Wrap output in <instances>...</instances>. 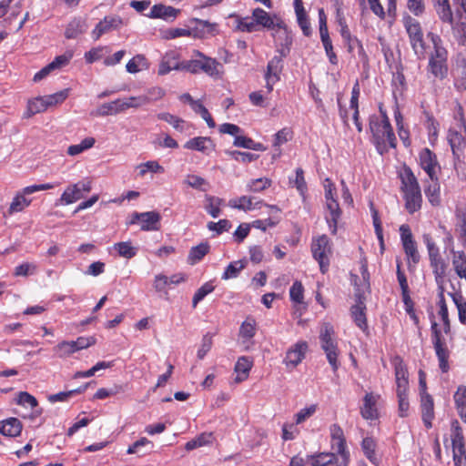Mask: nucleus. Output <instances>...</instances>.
<instances>
[{
  "label": "nucleus",
  "instance_id": "nucleus-1",
  "mask_svg": "<svg viewBox=\"0 0 466 466\" xmlns=\"http://www.w3.org/2000/svg\"><path fill=\"white\" fill-rule=\"evenodd\" d=\"M402 190L404 193L405 208L410 214L420 208L421 193L418 180L410 168H406L401 176Z\"/></svg>",
  "mask_w": 466,
  "mask_h": 466
},
{
  "label": "nucleus",
  "instance_id": "nucleus-2",
  "mask_svg": "<svg viewBox=\"0 0 466 466\" xmlns=\"http://www.w3.org/2000/svg\"><path fill=\"white\" fill-rule=\"evenodd\" d=\"M382 118L379 119L377 116L370 117V129L372 134L373 142L378 149L385 147L388 142L391 147L396 146V137L394 136L392 127L385 112L380 109Z\"/></svg>",
  "mask_w": 466,
  "mask_h": 466
},
{
  "label": "nucleus",
  "instance_id": "nucleus-3",
  "mask_svg": "<svg viewBox=\"0 0 466 466\" xmlns=\"http://www.w3.org/2000/svg\"><path fill=\"white\" fill-rule=\"evenodd\" d=\"M334 334V329L329 323H324L321 326L319 332L321 349L324 350L332 370L336 371L339 369V362L338 361V344L335 340Z\"/></svg>",
  "mask_w": 466,
  "mask_h": 466
},
{
  "label": "nucleus",
  "instance_id": "nucleus-4",
  "mask_svg": "<svg viewBox=\"0 0 466 466\" xmlns=\"http://www.w3.org/2000/svg\"><path fill=\"white\" fill-rule=\"evenodd\" d=\"M182 67L184 71L192 74H198L202 71L216 79L221 78L223 75L222 64L211 57H205V60L191 59L184 61Z\"/></svg>",
  "mask_w": 466,
  "mask_h": 466
},
{
  "label": "nucleus",
  "instance_id": "nucleus-5",
  "mask_svg": "<svg viewBox=\"0 0 466 466\" xmlns=\"http://www.w3.org/2000/svg\"><path fill=\"white\" fill-rule=\"evenodd\" d=\"M313 258L319 262V269L324 274L329 266V256L331 255V243L327 235H321L313 239L311 244Z\"/></svg>",
  "mask_w": 466,
  "mask_h": 466
},
{
  "label": "nucleus",
  "instance_id": "nucleus-6",
  "mask_svg": "<svg viewBox=\"0 0 466 466\" xmlns=\"http://www.w3.org/2000/svg\"><path fill=\"white\" fill-rule=\"evenodd\" d=\"M404 26L413 51L418 56H422L425 53V42L420 23L408 15L404 18Z\"/></svg>",
  "mask_w": 466,
  "mask_h": 466
},
{
  "label": "nucleus",
  "instance_id": "nucleus-7",
  "mask_svg": "<svg viewBox=\"0 0 466 466\" xmlns=\"http://www.w3.org/2000/svg\"><path fill=\"white\" fill-rule=\"evenodd\" d=\"M330 446L335 453L340 458L339 466H348L350 462V452L346 448V439L341 427L339 424H332L329 427Z\"/></svg>",
  "mask_w": 466,
  "mask_h": 466
},
{
  "label": "nucleus",
  "instance_id": "nucleus-8",
  "mask_svg": "<svg viewBox=\"0 0 466 466\" xmlns=\"http://www.w3.org/2000/svg\"><path fill=\"white\" fill-rule=\"evenodd\" d=\"M432 343L439 360L440 369L442 372H447L449 370V350L446 346L444 338L441 335L438 324L435 321L431 322Z\"/></svg>",
  "mask_w": 466,
  "mask_h": 466
},
{
  "label": "nucleus",
  "instance_id": "nucleus-9",
  "mask_svg": "<svg viewBox=\"0 0 466 466\" xmlns=\"http://www.w3.org/2000/svg\"><path fill=\"white\" fill-rule=\"evenodd\" d=\"M92 186L89 179H83L77 183L69 185L59 198L62 205L73 204L85 197L86 193L91 191Z\"/></svg>",
  "mask_w": 466,
  "mask_h": 466
},
{
  "label": "nucleus",
  "instance_id": "nucleus-10",
  "mask_svg": "<svg viewBox=\"0 0 466 466\" xmlns=\"http://www.w3.org/2000/svg\"><path fill=\"white\" fill-rule=\"evenodd\" d=\"M160 214L156 211L143 213L135 212L130 220L131 224L141 223V229L144 231L158 230L160 223Z\"/></svg>",
  "mask_w": 466,
  "mask_h": 466
},
{
  "label": "nucleus",
  "instance_id": "nucleus-11",
  "mask_svg": "<svg viewBox=\"0 0 466 466\" xmlns=\"http://www.w3.org/2000/svg\"><path fill=\"white\" fill-rule=\"evenodd\" d=\"M420 164L422 169L428 174L431 181L436 179L439 169L436 155L429 148H424L420 153Z\"/></svg>",
  "mask_w": 466,
  "mask_h": 466
},
{
  "label": "nucleus",
  "instance_id": "nucleus-12",
  "mask_svg": "<svg viewBox=\"0 0 466 466\" xmlns=\"http://www.w3.org/2000/svg\"><path fill=\"white\" fill-rule=\"evenodd\" d=\"M123 24L122 18L118 15H108L100 21L94 30L92 35L95 40H97L102 35L108 33L112 30L118 29Z\"/></svg>",
  "mask_w": 466,
  "mask_h": 466
},
{
  "label": "nucleus",
  "instance_id": "nucleus-13",
  "mask_svg": "<svg viewBox=\"0 0 466 466\" xmlns=\"http://www.w3.org/2000/svg\"><path fill=\"white\" fill-rule=\"evenodd\" d=\"M29 195H31V193H27L25 191V187L17 191L15 194V196L9 205V208L7 209L8 215H13L15 213L22 212L27 207H29L32 202V199L27 198Z\"/></svg>",
  "mask_w": 466,
  "mask_h": 466
},
{
  "label": "nucleus",
  "instance_id": "nucleus-14",
  "mask_svg": "<svg viewBox=\"0 0 466 466\" xmlns=\"http://www.w3.org/2000/svg\"><path fill=\"white\" fill-rule=\"evenodd\" d=\"M307 348L306 342H298L293 348L289 350L284 360L287 367L295 368L298 366L304 359Z\"/></svg>",
  "mask_w": 466,
  "mask_h": 466
},
{
  "label": "nucleus",
  "instance_id": "nucleus-15",
  "mask_svg": "<svg viewBox=\"0 0 466 466\" xmlns=\"http://www.w3.org/2000/svg\"><path fill=\"white\" fill-rule=\"evenodd\" d=\"M307 461H310L311 466H339L340 458L335 452H319L308 455Z\"/></svg>",
  "mask_w": 466,
  "mask_h": 466
},
{
  "label": "nucleus",
  "instance_id": "nucleus-16",
  "mask_svg": "<svg viewBox=\"0 0 466 466\" xmlns=\"http://www.w3.org/2000/svg\"><path fill=\"white\" fill-rule=\"evenodd\" d=\"M182 66H184L183 62H177V56L174 52L167 53L158 67V75L164 76L168 74L171 70H183Z\"/></svg>",
  "mask_w": 466,
  "mask_h": 466
},
{
  "label": "nucleus",
  "instance_id": "nucleus-17",
  "mask_svg": "<svg viewBox=\"0 0 466 466\" xmlns=\"http://www.w3.org/2000/svg\"><path fill=\"white\" fill-rule=\"evenodd\" d=\"M184 147L208 155L209 152L214 149L215 146L210 137H197L187 141Z\"/></svg>",
  "mask_w": 466,
  "mask_h": 466
},
{
  "label": "nucleus",
  "instance_id": "nucleus-18",
  "mask_svg": "<svg viewBox=\"0 0 466 466\" xmlns=\"http://www.w3.org/2000/svg\"><path fill=\"white\" fill-rule=\"evenodd\" d=\"M420 408L422 420L426 428L431 427V420L434 418V403L433 399L430 394H423L420 396Z\"/></svg>",
  "mask_w": 466,
  "mask_h": 466
},
{
  "label": "nucleus",
  "instance_id": "nucleus-19",
  "mask_svg": "<svg viewBox=\"0 0 466 466\" xmlns=\"http://www.w3.org/2000/svg\"><path fill=\"white\" fill-rule=\"evenodd\" d=\"M253 367V360L248 357L242 356L238 358L235 364L234 371L237 373L236 383H240L248 378L249 371Z\"/></svg>",
  "mask_w": 466,
  "mask_h": 466
},
{
  "label": "nucleus",
  "instance_id": "nucleus-20",
  "mask_svg": "<svg viewBox=\"0 0 466 466\" xmlns=\"http://www.w3.org/2000/svg\"><path fill=\"white\" fill-rule=\"evenodd\" d=\"M434 10L443 23L452 24L453 14L449 0H431Z\"/></svg>",
  "mask_w": 466,
  "mask_h": 466
},
{
  "label": "nucleus",
  "instance_id": "nucleus-21",
  "mask_svg": "<svg viewBox=\"0 0 466 466\" xmlns=\"http://www.w3.org/2000/svg\"><path fill=\"white\" fill-rule=\"evenodd\" d=\"M327 208L329 215L326 217L327 222L332 234L337 232L338 220L341 215V211L339 203L336 199L326 200Z\"/></svg>",
  "mask_w": 466,
  "mask_h": 466
},
{
  "label": "nucleus",
  "instance_id": "nucleus-22",
  "mask_svg": "<svg viewBox=\"0 0 466 466\" xmlns=\"http://www.w3.org/2000/svg\"><path fill=\"white\" fill-rule=\"evenodd\" d=\"M22 423L16 418H9L0 421V433L8 437H16L20 435Z\"/></svg>",
  "mask_w": 466,
  "mask_h": 466
},
{
  "label": "nucleus",
  "instance_id": "nucleus-23",
  "mask_svg": "<svg viewBox=\"0 0 466 466\" xmlns=\"http://www.w3.org/2000/svg\"><path fill=\"white\" fill-rule=\"evenodd\" d=\"M363 401V407L360 409L361 416L366 420L376 419L378 416L376 409L377 397L373 393H367Z\"/></svg>",
  "mask_w": 466,
  "mask_h": 466
},
{
  "label": "nucleus",
  "instance_id": "nucleus-24",
  "mask_svg": "<svg viewBox=\"0 0 466 466\" xmlns=\"http://www.w3.org/2000/svg\"><path fill=\"white\" fill-rule=\"evenodd\" d=\"M179 13L178 9L164 5H155L150 10L149 16L152 18H163L165 20H173Z\"/></svg>",
  "mask_w": 466,
  "mask_h": 466
},
{
  "label": "nucleus",
  "instance_id": "nucleus-25",
  "mask_svg": "<svg viewBox=\"0 0 466 466\" xmlns=\"http://www.w3.org/2000/svg\"><path fill=\"white\" fill-rule=\"evenodd\" d=\"M125 112L123 100L116 99L114 101L104 103L98 108L96 114L101 116L117 115Z\"/></svg>",
  "mask_w": 466,
  "mask_h": 466
},
{
  "label": "nucleus",
  "instance_id": "nucleus-26",
  "mask_svg": "<svg viewBox=\"0 0 466 466\" xmlns=\"http://www.w3.org/2000/svg\"><path fill=\"white\" fill-rule=\"evenodd\" d=\"M286 56L287 54L282 50L280 52V56H275L272 57V59L268 63L265 76L280 79V74L283 69L282 58Z\"/></svg>",
  "mask_w": 466,
  "mask_h": 466
},
{
  "label": "nucleus",
  "instance_id": "nucleus-27",
  "mask_svg": "<svg viewBox=\"0 0 466 466\" xmlns=\"http://www.w3.org/2000/svg\"><path fill=\"white\" fill-rule=\"evenodd\" d=\"M455 407L459 416L466 423V386H459L453 395Z\"/></svg>",
  "mask_w": 466,
  "mask_h": 466
},
{
  "label": "nucleus",
  "instance_id": "nucleus-28",
  "mask_svg": "<svg viewBox=\"0 0 466 466\" xmlns=\"http://www.w3.org/2000/svg\"><path fill=\"white\" fill-rule=\"evenodd\" d=\"M154 448V444L151 441L143 437L135 441L131 446L128 447L127 453V454H138L144 455L146 453L150 452Z\"/></svg>",
  "mask_w": 466,
  "mask_h": 466
},
{
  "label": "nucleus",
  "instance_id": "nucleus-29",
  "mask_svg": "<svg viewBox=\"0 0 466 466\" xmlns=\"http://www.w3.org/2000/svg\"><path fill=\"white\" fill-rule=\"evenodd\" d=\"M365 309L366 306H361V303L355 304L350 309V314L355 324L362 330L368 328Z\"/></svg>",
  "mask_w": 466,
  "mask_h": 466
},
{
  "label": "nucleus",
  "instance_id": "nucleus-30",
  "mask_svg": "<svg viewBox=\"0 0 466 466\" xmlns=\"http://www.w3.org/2000/svg\"><path fill=\"white\" fill-rule=\"evenodd\" d=\"M205 209L207 212L214 218H218L220 215L221 209L220 206L223 204L224 200L218 197L206 195L205 197Z\"/></svg>",
  "mask_w": 466,
  "mask_h": 466
},
{
  "label": "nucleus",
  "instance_id": "nucleus-31",
  "mask_svg": "<svg viewBox=\"0 0 466 466\" xmlns=\"http://www.w3.org/2000/svg\"><path fill=\"white\" fill-rule=\"evenodd\" d=\"M209 251V246L208 243H200L199 245L191 248L187 261L189 264L194 265L199 260H201L205 255H207Z\"/></svg>",
  "mask_w": 466,
  "mask_h": 466
},
{
  "label": "nucleus",
  "instance_id": "nucleus-32",
  "mask_svg": "<svg viewBox=\"0 0 466 466\" xmlns=\"http://www.w3.org/2000/svg\"><path fill=\"white\" fill-rule=\"evenodd\" d=\"M46 110L43 96L35 97V99L29 100L27 103V108L24 114L25 118H29L32 116L44 112Z\"/></svg>",
  "mask_w": 466,
  "mask_h": 466
},
{
  "label": "nucleus",
  "instance_id": "nucleus-33",
  "mask_svg": "<svg viewBox=\"0 0 466 466\" xmlns=\"http://www.w3.org/2000/svg\"><path fill=\"white\" fill-rule=\"evenodd\" d=\"M96 139L92 137H86L81 143L71 145L67 147V154L71 157L77 156L94 147Z\"/></svg>",
  "mask_w": 466,
  "mask_h": 466
},
{
  "label": "nucleus",
  "instance_id": "nucleus-34",
  "mask_svg": "<svg viewBox=\"0 0 466 466\" xmlns=\"http://www.w3.org/2000/svg\"><path fill=\"white\" fill-rule=\"evenodd\" d=\"M256 25H260L266 28H273L274 22L270 15L261 8L254 9L252 13Z\"/></svg>",
  "mask_w": 466,
  "mask_h": 466
},
{
  "label": "nucleus",
  "instance_id": "nucleus-35",
  "mask_svg": "<svg viewBox=\"0 0 466 466\" xmlns=\"http://www.w3.org/2000/svg\"><path fill=\"white\" fill-rule=\"evenodd\" d=\"M246 267V261L245 260H237L231 262L225 269L222 279L228 280L230 279H235L238 276L240 271L244 269Z\"/></svg>",
  "mask_w": 466,
  "mask_h": 466
},
{
  "label": "nucleus",
  "instance_id": "nucleus-36",
  "mask_svg": "<svg viewBox=\"0 0 466 466\" xmlns=\"http://www.w3.org/2000/svg\"><path fill=\"white\" fill-rule=\"evenodd\" d=\"M431 266L433 268L436 281L442 282L446 272V265L441 256L430 258Z\"/></svg>",
  "mask_w": 466,
  "mask_h": 466
},
{
  "label": "nucleus",
  "instance_id": "nucleus-37",
  "mask_svg": "<svg viewBox=\"0 0 466 466\" xmlns=\"http://www.w3.org/2000/svg\"><path fill=\"white\" fill-rule=\"evenodd\" d=\"M127 71L131 74L137 73L138 71L142 69L147 68V62L143 55H137L132 59H130L127 66H126Z\"/></svg>",
  "mask_w": 466,
  "mask_h": 466
},
{
  "label": "nucleus",
  "instance_id": "nucleus-38",
  "mask_svg": "<svg viewBox=\"0 0 466 466\" xmlns=\"http://www.w3.org/2000/svg\"><path fill=\"white\" fill-rule=\"evenodd\" d=\"M253 199L254 198L251 197L242 196L238 198L230 199L228 201V206L240 210H251L255 208Z\"/></svg>",
  "mask_w": 466,
  "mask_h": 466
},
{
  "label": "nucleus",
  "instance_id": "nucleus-39",
  "mask_svg": "<svg viewBox=\"0 0 466 466\" xmlns=\"http://www.w3.org/2000/svg\"><path fill=\"white\" fill-rule=\"evenodd\" d=\"M157 118L168 123L176 130H177L179 132L185 131V125H186L185 120H183L182 118H180L177 116L171 115L169 113H160L157 115Z\"/></svg>",
  "mask_w": 466,
  "mask_h": 466
},
{
  "label": "nucleus",
  "instance_id": "nucleus-40",
  "mask_svg": "<svg viewBox=\"0 0 466 466\" xmlns=\"http://www.w3.org/2000/svg\"><path fill=\"white\" fill-rule=\"evenodd\" d=\"M439 307L440 311L439 314L443 321L444 324V332L448 333L450 331V320L448 317V308L445 302L444 294H443V288L440 287V292H439Z\"/></svg>",
  "mask_w": 466,
  "mask_h": 466
},
{
  "label": "nucleus",
  "instance_id": "nucleus-41",
  "mask_svg": "<svg viewBox=\"0 0 466 466\" xmlns=\"http://www.w3.org/2000/svg\"><path fill=\"white\" fill-rule=\"evenodd\" d=\"M425 195L431 205L438 206L440 204V186L438 184L437 177L436 179L431 181V183L425 188Z\"/></svg>",
  "mask_w": 466,
  "mask_h": 466
},
{
  "label": "nucleus",
  "instance_id": "nucleus-42",
  "mask_svg": "<svg viewBox=\"0 0 466 466\" xmlns=\"http://www.w3.org/2000/svg\"><path fill=\"white\" fill-rule=\"evenodd\" d=\"M451 443L452 449L457 448V446L463 447L464 446V438L462 434L461 428L458 420H453L451 422Z\"/></svg>",
  "mask_w": 466,
  "mask_h": 466
},
{
  "label": "nucleus",
  "instance_id": "nucleus-43",
  "mask_svg": "<svg viewBox=\"0 0 466 466\" xmlns=\"http://www.w3.org/2000/svg\"><path fill=\"white\" fill-rule=\"evenodd\" d=\"M54 350L56 351L59 358H67L71 356L73 353L77 352L73 341L66 340L58 343L54 348Z\"/></svg>",
  "mask_w": 466,
  "mask_h": 466
},
{
  "label": "nucleus",
  "instance_id": "nucleus-44",
  "mask_svg": "<svg viewBox=\"0 0 466 466\" xmlns=\"http://www.w3.org/2000/svg\"><path fill=\"white\" fill-rule=\"evenodd\" d=\"M86 385L85 387H80L76 390L51 394L47 397V400L51 403H55L56 401H66L73 395L83 392L86 390Z\"/></svg>",
  "mask_w": 466,
  "mask_h": 466
},
{
  "label": "nucleus",
  "instance_id": "nucleus-45",
  "mask_svg": "<svg viewBox=\"0 0 466 466\" xmlns=\"http://www.w3.org/2000/svg\"><path fill=\"white\" fill-rule=\"evenodd\" d=\"M114 248L118 252L119 256L126 258H131L137 254V248L129 241L116 243Z\"/></svg>",
  "mask_w": 466,
  "mask_h": 466
},
{
  "label": "nucleus",
  "instance_id": "nucleus-46",
  "mask_svg": "<svg viewBox=\"0 0 466 466\" xmlns=\"http://www.w3.org/2000/svg\"><path fill=\"white\" fill-rule=\"evenodd\" d=\"M272 181L267 177H260L249 181L247 185L248 191L261 192L271 186Z\"/></svg>",
  "mask_w": 466,
  "mask_h": 466
},
{
  "label": "nucleus",
  "instance_id": "nucleus-47",
  "mask_svg": "<svg viewBox=\"0 0 466 466\" xmlns=\"http://www.w3.org/2000/svg\"><path fill=\"white\" fill-rule=\"evenodd\" d=\"M184 183L188 187L201 191H206V187L208 186V182L205 178L197 175H187L184 180Z\"/></svg>",
  "mask_w": 466,
  "mask_h": 466
},
{
  "label": "nucleus",
  "instance_id": "nucleus-48",
  "mask_svg": "<svg viewBox=\"0 0 466 466\" xmlns=\"http://www.w3.org/2000/svg\"><path fill=\"white\" fill-rule=\"evenodd\" d=\"M122 100L125 111L128 108H137L149 103V98L146 96H130Z\"/></svg>",
  "mask_w": 466,
  "mask_h": 466
},
{
  "label": "nucleus",
  "instance_id": "nucleus-49",
  "mask_svg": "<svg viewBox=\"0 0 466 466\" xmlns=\"http://www.w3.org/2000/svg\"><path fill=\"white\" fill-rule=\"evenodd\" d=\"M68 96V89H64L62 91H59L57 93L45 96H43V99L45 101V105L47 107L56 106L57 104L62 103Z\"/></svg>",
  "mask_w": 466,
  "mask_h": 466
},
{
  "label": "nucleus",
  "instance_id": "nucleus-50",
  "mask_svg": "<svg viewBox=\"0 0 466 466\" xmlns=\"http://www.w3.org/2000/svg\"><path fill=\"white\" fill-rule=\"evenodd\" d=\"M256 333V322L254 319H248L245 320L239 329V336L246 339H250Z\"/></svg>",
  "mask_w": 466,
  "mask_h": 466
},
{
  "label": "nucleus",
  "instance_id": "nucleus-51",
  "mask_svg": "<svg viewBox=\"0 0 466 466\" xmlns=\"http://www.w3.org/2000/svg\"><path fill=\"white\" fill-rule=\"evenodd\" d=\"M362 450L366 457L374 464L377 463L375 455V442L371 438H364L361 443Z\"/></svg>",
  "mask_w": 466,
  "mask_h": 466
},
{
  "label": "nucleus",
  "instance_id": "nucleus-52",
  "mask_svg": "<svg viewBox=\"0 0 466 466\" xmlns=\"http://www.w3.org/2000/svg\"><path fill=\"white\" fill-rule=\"evenodd\" d=\"M431 72L438 78H444L447 74L446 61L430 60Z\"/></svg>",
  "mask_w": 466,
  "mask_h": 466
},
{
  "label": "nucleus",
  "instance_id": "nucleus-53",
  "mask_svg": "<svg viewBox=\"0 0 466 466\" xmlns=\"http://www.w3.org/2000/svg\"><path fill=\"white\" fill-rule=\"evenodd\" d=\"M214 286L210 282H207L203 286H201L193 296V307L196 308L198 303L200 302L207 295L211 293L214 290Z\"/></svg>",
  "mask_w": 466,
  "mask_h": 466
},
{
  "label": "nucleus",
  "instance_id": "nucleus-54",
  "mask_svg": "<svg viewBox=\"0 0 466 466\" xmlns=\"http://www.w3.org/2000/svg\"><path fill=\"white\" fill-rule=\"evenodd\" d=\"M402 245L407 258L414 264H417L420 261V254L417 249L416 242L413 240Z\"/></svg>",
  "mask_w": 466,
  "mask_h": 466
},
{
  "label": "nucleus",
  "instance_id": "nucleus-55",
  "mask_svg": "<svg viewBox=\"0 0 466 466\" xmlns=\"http://www.w3.org/2000/svg\"><path fill=\"white\" fill-rule=\"evenodd\" d=\"M320 38H321L323 46L325 48L326 54L329 59V62L333 65H336L338 63V58H337L336 54L333 51L332 43H331L329 34L320 35Z\"/></svg>",
  "mask_w": 466,
  "mask_h": 466
},
{
  "label": "nucleus",
  "instance_id": "nucleus-56",
  "mask_svg": "<svg viewBox=\"0 0 466 466\" xmlns=\"http://www.w3.org/2000/svg\"><path fill=\"white\" fill-rule=\"evenodd\" d=\"M451 296L452 297L453 302L458 309L460 321L463 324H466V301H463V299L461 295L451 294Z\"/></svg>",
  "mask_w": 466,
  "mask_h": 466
},
{
  "label": "nucleus",
  "instance_id": "nucleus-57",
  "mask_svg": "<svg viewBox=\"0 0 466 466\" xmlns=\"http://www.w3.org/2000/svg\"><path fill=\"white\" fill-rule=\"evenodd\" d=\"M17 404L22 406H29L32 409H35L38 406L37 400L31 394L26 391H21L17 397Z\"/></svg>",
  "mask_w": 466,
  "mask_h": 466
},
{
  "label": "nucleus",
  "instance_id": "nucleus-58",
  "mask_svg": "<svg viewBox=\"0 0 466 466\" xmlns=\"http://www.w3.org/2000/svg\"><path fill=\"white\" fill-rule=\"evenodd\" d=\"M226 153L228 154L229 156H231L235 160L241 161L243 163L252 162L258 157V155L248 153V152H240V151H237V150L227 151Z\"/></svg>",
  "mask_w": 466,
  "mask_h": 466
},
{
  "label": "nucleus",
  "instance_id": "nucleus-59",
  "mask_svg": "<svg viewBox=\"0 0 466 466\" xmlns=\"http://www.w3.org/2000/svg\"><path fill=\"white\" fill-rule=\"evenodd\" d=\"M212 344V336L209 333L205 334L202 338L201 345L197 354L199 360L204 359L206 354L211 350Z\"/></svg>",
  "mask_w": 466,
  "mask_h": 466
},
{
  "label": "nucleus",
  "instance_id": "nucleus-60",
  "mask_svg": "<svg viewBox=\"0 0 466 466\" xmlns=\"http://www.w3.org/2000/svg\"><path fill=\"white\" fill-rule=\"evenodd\" d=\"M303 291H304V289H303L301 282L295 281L289 290V295H290L291 300H293L297 303H302L303 299H304Z\"/></svg>",
  "mask_w": 466,
  "mask_h": 466
},
{
  "label": "nucleus",
  "instance_id": "nucleus-61",
  "mask_svg": "<svg viewBox=\"0 0 466 466\" xmlns=\"http://www.w3.org/2000/svg\"><path fill=\"white\" fill-rule=\"evenodd\" d=\"M82 32V22L80 20H75L68 25L65 35L68 39L76 38Z\"/></svg>",
  "mask_w": 466,
  "mask_h": 466
},
{
  "label": "nucleus",
  "instance_id": "nucleus-62",
  "mask_svg": "<svg viewBox=\"0 0 466 466\" xmlns=\"http://www.w3.org/2000/svg\"><path fill=\"white\" fill-rule=\"evenodd\" d=\"M73 57V52L72 51H66L61 56H56L51 63H49L51 66H53V69H59L65 66H66L69 61Z\"/></svg>",
  "mask_w": 466,
  "mask_h": 466
},
{
  "label": "nucleus",
  "instance_id": "nucleus-63",
  "mask_svg": "<svg viewBox=\"0 0 466 466\" xmlns=\"http://www.w3.org/2000/svg\"><path fill=\"white\" fill-rule=\"evenodd\" d=\"M230 227L231 224L228 219H220L218 222L211 221L208 223V228L211 231H216L218 234L228 231Z\"/></svg>",
  "mask_w": 466,
  "mask_h": 466
},
{
  "label": "nucleus",
  "instance_id": "nucleus-64",
  "mask_svg": "<svg viewBox=\"0 0 466 466\" xmlns=\"http://www.w3.org/2000/svg\"><path fill=\"white\" fill-rule=\"evenodd\" d=\"M453 451V461L455 466H466V451L465 448L458 447L452 449Z\"/></svg>",
  "mask_w": 466,
  "mask_h": 466
}]
</instances>
